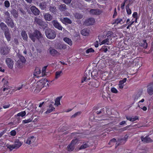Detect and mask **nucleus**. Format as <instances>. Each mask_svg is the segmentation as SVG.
Returning a JSON list of instances; mask_svg holds the SVG:
<instances>
[{"label":"nucleus","mask_w":153,"mask_h":153,"mask_svg":"<svg viewBox=\"0 0 153 153\" xmlns=\"http://www.w3.org/2000/svg\"><path fill=\"white\" fill-rule=\"evenodd\" d=\"M49 82L46 79H43L37 82L36 83H34V85L36 87L37 90H40L45 86H49Z\"/></svg>","instance_id":"obj_1"},{"label":"nucleus","mask_w":153,"mask_h":153,"mask_svg":"<svg viewBox=\"0 0 153 153\" xmlns=\"http://www.w3.org/2000/svg\"><path fill=\"white\" fill-rule=\"evenodd\" d=\"M29 37L33 41H35L36 39H39L42 37V34L38 30H35L33 33H28Z\"/></svg>","instance_id":"obj_2"},{"label":"nucleus","mask_w":153,"mask_h":153,"mask_svg":"<svg viewBox=\"0 0 153 153\" xmlns=\"http://www.w3.org/2000/svg\"><path fill=\"white\" fill-rule=\"evenodd\" d=\"M112 36H113L114 37H115L116 36H115L108 35L107 36V37L106 38L104 39L102 41L101 39H100L99 37V44L100 45L103 44L107 45H111V40L112 39Z\"/></svg>","instance_id":"obj_3"},{"label":"nucleus","mask_w":153,"mask_h":153,"mask_svg":"<svg viewBox=\"0 0 153 153\" xmlns=\"http://www.w3.org/2000/svg\"><path fill=\"white\" fill-rule=\"evenodd\" d=\"M45 34L46 37L50 39H53L56 36L55 31L51 29H48L45 31Z\"/></svg>","instance_id":"obj_4"},{"label":"nucleus","mask_w":153,"mask_h":153,"mask_svg":"<svg viewBox=\"0 0 153 153\" xmlns=\"http://www.w3.org/2000/svg\"><path fill=\"white\" fill-rule=\"evenodd\" d=\"M79 141V140L77 139L72 140L71 143L67 147L68 151L70 152L72 151L74 149L75 145Z\"/></svg>","instance_id":"obj_5"},{"label":"nucleus","mask_w":153,"mask_h":153,"mask_svg":"<svg viewBox=\"0 0 153 153\" xmlns=\"http://www.w3.org/2000/svg\"><path fill=\"white\" fill-rule=\"evenodd\" d=\"M36 3L37 4H39V6L42 10L45 9L47 7V3L44 1L42 0H36Z\"/></svg>","instance_id":"obj_6"},{"label":"nucleus","mask_w":153,"mask_h":153,"mask_svg":"<svg viewBox=\"0 0 153 153\" xmlns=\"http://www.w3.org/2000/svg\"><path fill=\"white\" fill-rule=\"evenodd\" d=\"M36 140V138L33 136L29 137L26 140L25 143L28 145H33Z\"/></svg>","instance_id":"obj_7"},{"label":"nucleus","mask_w":153,"mask_h":153,"mask_svg":"<svg viewBox=\"0 0 153 153\" xmlns=\"http://www.w3.org/2000/svg\"><path fill=\"white\" fill-rule=\"evenodd\" d=\"M147 92L150 95L153 94V82L149 83L147 86Z\"/></svg>","instance_id":"obj_8"},{"label":"nucleus","mask_w":153,"mask_h":153,"mask_svg":"<svg viewBox=\"0 0 153 153\" xmlns=\"http://www.w3.org/2000/svg\"><path fill=\"white\" fill-rule=\"evenodd\" d=\"M95 22V19L94 18H91L86 20L84 24L88 26L93 25Z\"/></svg>","instance_id":"obj_9"},{"label":"nucleus","mask_w":153,"mask_h":153,"mask_svg":"<svg viewBox=\"0 0 153 153\" xmlns=\"http://www.w3.org/2000/svg\"><path fill=\"white\" fill-rule=\"evenodd\" d=\"M51 22L56 28L58 29L59 30H62V27L57 20H54L52 21Z\"/></svg>","instance_id":"obj_10"},{"label":"nucleus","mask_w":153,"mask_h":153,"mask_svg":"<svg viewBox=\"0 0 153 153\" xmlns=\"http://www.w3.org/2000/svg\"><path fill=\"white\" fill-rule=\"evenodd\" d=\"M17 56L18 57L19 59L18 61V62L19 65H22V64L25 63V62L26 60L25 57L20 54H18L17 55Z\"/></svg>","instance_id":"obj_11"},{"label":"nucleus","mask_w":153,"mask_h":153,"mask_svg":"<svg viewBox=\"0 0 153 153\" xmlns=\"http://www.w3.org/2000/svg\"><path fill=\"white\" fill-rule=\"evenodd\" d=\"M102 12V10L98 9H91L90 11V14L92 15H99Z\"/></svg>","instance_id":"obj_12"},{"label":"nucleus","mask_w":153,"mask_h":153,"mask_svg":"<svg viewBox=\"0 0 153 153\" xmlns=\"http://www.w3.org/2000/svg\"><path fill=\"white\" fill-rule=\"evenodd\" d=\"M5 61L8 67L9 68L12 69L13 67L14 63L12 59L8 58L6 59Z\"/></svg>","instance_id":"obj_13"},{"label":"nucleus","mask_w":153,"mask_h":153,"mask_svg":"<svg viewBox=\"0 0 153 153\" xmlns=\"http://www.w3.org/2000/svg\"><path fill=\"white\" fill-rule=\"evenodd\" d=\"M127 79L126 78H124L123 80H120L119 82L118 85V89L119 90L122 89L124 87L125 84L124 83L126 82Z\"/></svg>","instance_id":"obj_14"},{"label":"nucleus","mask_w":153,"mask_h":153,"mask_svg":"<svg viewBox=\"0 0 153 153\" xmlns=\"http://www.w3.org/2000/svg\"><path fill=\"white\" fill-rule=\"evenodd\" d=\"M10 48L7 46L3 47L1 50V54L4 55H6L9 52Z\"/></svg>","instance_id":"obj_15"},{"label":"nucleus","mask_w":153,"mask_h":153,"mask_svg":"<svg viewBox=\"0 0 153 153\" xmlns=\"http://www.w3.org/2000/svg\"><path fill=\"white\" fill-rule=\"evenodd\" d=\"M30 10L35 15L37 16L39 14L40 11L36 7L34 6H31L30 7Z\"/></svg>","instance_id":"obj_16"},{"label":"nucleus","mask_w":153,"mask_h":153,"mask_svg":"<svg viewBox=\"0 0 153 153\" xmlns=\"http://www.w3.org/2000/svg\"><path fill=\"white\" fill-rule=\"evenodd\" d=\"M34 76L35 77H41L42 75L41 74V70L39 68L36 69L33 74Z\"/></svg>","instance_id":"obj_17"},{"label":"nucleus","mask_w":153,"mask_h":153,"mask_svg":"<svg viewBox=\"0 0 153 153\" xmlns=\"http://www.w3.org/2000/svg\"><path fill=\"white\" fill-rule=\"evenodd\" d=\"M101 71H98L97 70H94L91 73V75L94 77V78L97 77L101 74Z\"/></svg>","instance_id":"obj_18"},{"label":"nucleus","mask_w":153,"mask_h":153,"mask_svg":"<svg viewBox=\"0 0 153 153\" xmlns=\"http://www.w3.org/2000/svg\"><path fill=\"white\" fill-rule=\"evenodd\" d=\"M141 139L142 141L144 143H148L152 142L153 141L148 136H146L144 137H142Z\"/></svg>","instance_id":"obj_19"},{"label":"nucleus","mask_w":153,"mask_h":153,"mask_svg":"<svg viewBox=\"0 0 153 153\" xmlns=\"http://www.w3.org/2000/svg\"><path fill=\"white\" fill-rule=\"evenodd\" d=\"M60 21L63 23L66 24H70L72 23L71 21L68 18H64L63 19H60Z\"/></svg>","instance_id":"obj_20"},{"label":"nucleus","mask_w":153,"mask_h":153,"mask_svg":"<svg viewBox=\"0 0 153 153\" xmlns=\"http://www.w3.org/2000/svg\"><path fill=\"white\" fill-rule=\"evenodd\" d=\"M35 21L37 24L41 26H42L44 25H46L45 22H43L41 19L37 17L35 18Z\"/></svg>","instance_id":"obj_21"},{"label":"nucleus","mask_w":153,"mask_h":153,"mask_svg":"<svg viewBox=\"0 0 153 153\" xmlns=\"http://www.w3.org/2000/svg\"><path fill=\"white\" fill-rule=\"evenodd\" d=\"M44 18L45 20L51 21L53 19L52 16L49 13H46L44 15Z\"/></svg>","instance_id":"obj_22"},{"label":"nucleus","mask_w":153,"mask_h":153,"mask_svg":"<svg viewBox=\"0 0 153 153\" xmlns=\"http://www.w3.org/2000/svg\"><path fill=\"white\" fill-rule=\"evenodd\" d=\"M55 109V108L53 107V105L52 104H51L49 105V107L48 108L47 110L45 112V113L46 114H48L52 112Z\"/></svg>","instance_id":"obj_23"},{"label":"nucleus","mask_w":153,"mask_h":153,"mask_svg":"<svg viewBox=\"0 0 153 153\" xmlns=\"http://www.w3.org/2000/svg\"><path fill=\"white\" fill-rule=\"evenodd\" d=\"M126 118L128 120L131 122H134L138 119V117L135 116H127Z\"/></svg>","instance_id":"obj_24"},{"label":"nucleus","mask_w":153,"mask_h":153,"mask_svg":"<svg viewBox=\"0 0 153 153\" xmlns=\"http://www.w3.org/2000/svg\"><path fill=\"white\" fill-rule=\"evenodd\" d=\"M124 22L122 19L118 18L115 20L114 22L113 23V24H116L117 25L120 24L121 25L123 24Z\"/></svg>","instance_id":"obj_25"},{"label":"nucleus","mask_w":153,"mask_h":153,"mask_svg":"<svg viewBox=\"0 0 153 153\" xmlns=\"http://www.w3.org/2000/svg\"><path fill=\"white\" fill-rule=\"evenodd\" d=\"M142 91H139L136 94H134L133 96V97L134 99V101H137V99L140 97V96L142 94Z\"/></svg>","instance_id":"obj_26"},{"label":"nucleus","mask_w":153,"mask_h":153,"mask_svg":"<svg viewBox=\"0 0 153 153\" xmlns=\"http://www.w3.org/2000/svg\"><path fill=\"white\" fill-rule=\"evenodd\" d=\"M89 33V30L87 29H84L82 30L81 32V34L84 36H88V35Z\"/></svg>","instance_id":"obj_27"},{"label":"nucleus","mask_w":153,"mask_h":153,"mask_svg":"<svg viewBox=\"0 0 153 153\" xmlns=\"http://www.w3.org/2000/svg\"><path fill=\"white\" fill-rule=\"evenodd\" d=\"M22 144V143H21L19 140H16L15 142V143L13 145L15 149H17L19 148Z\"/></svg>","instance_id":"obj_28"},{"label":"nucleus","mask_w":153,"mask_h":153,"mask_svg":"<svg viewBox=\"0 0 153 153\" xmlns=\"http://www.w3.org/2000/svg\"><path fill=\"white\" fill-rule=\"evenodd\" d=\"M4 34L5 37L8 41H10L11 40V37L9 31L8 30L5 31L4 32Z\"/></svg>","instance_id":"obj_29"},{"label":"nucleus","mask_w":153,"mask_h":153,"mask_svg":"<svg viewBox=\"0 0 153 153\" xmlns=\"http://www.w3.org/2000/svg\"><path fill=\"white\" fill-rule=\"evenodd\" d=\"M58 8L59 10L61 12L65 11L67 9L66 5L64 4L59 5Z\"/></svg>","instance_id":"obj_30"},{"label":"nucleus","mask_w":153,"mask_h":153,"mask_svg":"<svg viewBox=\"0 0 153 153\" xmlns=\"http://www.w3.org/2000/svg\"><path fill=\"white\" fill-rule=\"evenodd\" d=\"M63 40L70 46H71L72 45V41L70 39L67 37H65L63 39Z\"/></svg>","instance_id":"obj_31"},{"label":"nucleus","mask_w":153,"mask_h":153,"mask_svg":"<svg viewBox=\"0 0 153 153\" xmlns=\"http://www.w3.org/2000/svg\"><path fill=\"white\" fill-rule=\"evenodd\" d=\"M21 35L22 36L24 40H27L28 37L26 32L25 31L23 30L21 33Z\"/></svg>","instance_id":"obj_32"},{"label":"nucleus","mask_w":153,"mask_h":153,"mask_svg":"<svg viewBox=\"0 0 153 153\" xmlns=\"http://www.w3.org/2000/svg\"><path fill=\"white\" fill-rule=\"evenodd\" d=\"M89 145L88 142L84 143L79 148V150L84 149L88 147Z\"/></svg>","instance_id":"obj_33"},{"label":"nucleus","mask_w":153,"mask_h":153,"mask_svg":"<svg viewBox=\"0 0 153 153\" xmlns=\"http://www.w3.org/2000/svg\"><path fill=\"white\" fill-rule=\"evenodd\" d=\"M62 73V71H57L56 72L55 79H57L61 76Z\"/></svg>","instance_id":"obj_34"},{"label":"nucleus","mask_w":153,"mask_h":153,"mask_svg":"<svg viewBox=\"0 0 153 153\" xmlns=\"http://www.w3.org/2000/svg\"><path fill=\"white\" fill-rule=\"evenodd\" d=\"M74 16L76 19H80L83 17L82 15L80 13H76L74 14Z\"/></svg>","instance_id":"obj_35"},{"label":"nucleus","mask_w":153,"mask_h":153,"mask_svg":"<svg viewBox=\"0 0 153 153\" xmlns=\"http://www.w3.org/2000/svg\"><path fill=\"white\" fill-rule=\"evenodd\" d=\"M50 53L52 55H54L57 53L58 52L55 49H51L50 50Z\"/></svg>","instance_id":"obj_36"},{"label":"nucleus","mask_w":153,"mask_h":153,"mask_svg":"<svg viewBox=\"0 0 153 153\" xmlns=\"http://www.w3.org/2000/svg\"><path fill=\"white\" fill-rule=\"evenodd\" d=\"M60 100L61 98L60 97H58L56 98L55 101V105H56L57 106L60 105Z\"/></svg>","instance_id":"obj_37"},{"label":"nucleus","mask_w":153,"mask_h":153,"mask_svg":"<svg viewBox=\"0 0 153 153\" xmlns=\"http://www.w3.org/2000/svg\"><path fill=\"white\" fill-rule=\"evenodd\" d=\"M27 83H25L22 84L20 85L19 86V87H16L15 88V91L19 90L22 88L23 86H26L27 85Z\"/></svg>","instance_id":"obj_38"},{"label":"nucleus","mask_w":153,"mask_h":153,"mask_svg":"<svg viewBox=\"0 0 153 153\" xmlns=\"http://www.w3.org/2000/svg\"><path fill=\"white\" fill-rule=\"evenodd\" d=\"M26 114V112L25 111H22L17 114V116L18 117H23L25 116Z\"/></svg>","instance_id":"obj_39"},{"label":"nucleus","mask_w":153,"mask_h":153,"mask_svg":"<svg viewBox=\"0 0 153 153\" xmlns=\"http://www.w3.org/2000/svg\"><path fill=\"white\" fill-rule=\"evenodd\" d=\"M47 66H46L43 67L42 69V76H43L46 75V70Z\"/></svg>","instance_id":"obj_40"},{"label":"nucleus","mask_w":153,"mask_h":153,"mask_svg":"<svg viewBox=\"0 0 153 153\" xmlns=\"http://www.w3.org/2000/svg\"><path fill=\"white\" fill-rule=\"evenodd\" d=\"M6 147L7 148L9 149L10 150H12L14 149H15L14 145H11L9 144H7Z\"/></svg>","instance_id":"obj_41"},{"label":"nucleus","mask_w":153,"mask_h":153,"mask_svg":"<svg viewBox=\"0 0 153 153\" xmlns=\"http://www.w3.org/2000/svg\"><path fill=\"white\" fill-rule=\"evenodd\" d=\"M11 13L16 18L17 17L18 15L16 11V10L14 9L13 10L11 11Z\"/></svg>","instance_id":"obj_42"},{"label":"nucleus","mask_w":153,"mask_h":153,"mask_svg":"<svg viewBox=\"0 0 153 153\" xmlns=\"http://www.w3.org/2000/svg\"><path fill=\"white\" fill-rule=\"evenodd\" d=\"M32 119L29 118L27 120H25L22 121V123H23L25 124L31 122L32 121Z\"/></svg>","instance_id":"obj_43"},{"label":"nucleus","mask_w":153,"mask_h":153,"mask_svg":"<svg viewBox=\"0 0 153 153\" xmlns=\"http://www.w3.org/2000/svg\"><path fill=\"white\" fill-rule=\"evenodd\" d=\"M6 26V25L3 22H1L0 24V27L2 30H4Z\"/></svg>","instance_id":"obj_44"},{"label":"nucleus","mask_w":153,"mask_h":153,"mask_svg":"<svg viewBox=\"0 0 153 153\" xmlns=\"http://www.w3.org/2000/svg\"><path fill=\"white\" fill-rule=\"evenodd\" d=\"M4 6L7 7L8 8L10 7V3L9 1L7 0L5 1L4 2Z\"/></svg>","instance_id":"obj_45"},{"label":"nucleus","mask_w":153,"mask_h":153,"mask_svg":"<svg viewBox=\"0 0 153 153\" xmlns=\"http://www.w3.org/2000/svg\"><path fill=\"white\" fill-rule=\"evenodd\" d=\"M94 50L92 48H90L88 49L86 51V53L88 54L90 53L94 52Z\"/></svg>","instance_id":"obj_46"},{"label":"nucleus","mask_w":153,"mask_h":153,"mask_svg":"<svg viewBox=\"0 0 153 153\" xmlns=\"http://www.w3.org/2000/svg\"><path fill=\"white\" fill-rule=\"evenodd\" d=\"M111 92L114 93L116 94L118 93L117 90L115 88L113 87L111 89Z\"/></svg>","instance_id":"obj_47"},{"label":"nucleus","mask_w":153,"mask_h":153,"mask_svg":"<svg viewBox=\"0 0 153 153\" xmlns=\"http://www.w3.org/2000/svg\"><path fill=\"white\" fill-rule=\"evenodd\" d=\"M143 43L142 44V46L145 48H146L147 47V44L146 42V40L143 41Z\"/></svg>","instance_id":"obj_48"},{"label":"nucleus","mask_w":153,"mask_h":153,"mask_svg":"<svg viewBox=\"0 0 153 153\" xmlns=\"http://www.w3.org/2000/svg\"><path fill=\"white\" fill-rule=\"evenodd\" d=\"M56 8L54 6H51L50 7V10L51 11L53 12L56 11Z\"/></svg>","instance_id":"obj_49"},{"label":"nucleus","mask_w":153,"mask_h":153,"mask_svg":"<svg viewBox=\"0 0 153 153\" xmlns=\"http://www.w3.org/2000/svg\"><path fill=\"white\" fill-rule=\"evenodd\" d=\"M126 10L127 13L128 14L130 15L131 14V9L129 8L128 7H126Z\"/></svg>","instance_id":"obj_50"},{"label":"nucleus","mask_w":153,"mask_h":153,"mask_svg":"<svg viewBox=\"0 0 153 153\" xmlns=\"http://www.w3.org/2000/svg\"><path fill=\"white\" fill-rule=\"evenodd\" d=\"M61 47L60 48H59V49H66L67 48L66 45L65 44L61 45H60Z\"/></svg>","instance_id":"obj_51"},{"label":"nucleus","mask_w":153,"mask_h":153,"mask_svg":"<svg viewBox=\"0 0 153 153\" xmlns=\"http://www.w3.org/2000/svg\"><path fill=\"white\" fill-rule=\"evenodd\" d=\"M10 134L11 136H14L16 134V132L15 130H13L10 132Z\"/></svg>","instance_id":"obj_52"},{"label":"nucleus","mask_w":153,"mask_h":153,"mask_svg":"<svg viewBox=\"0 0 153 153\" xmlns=\"http://www.w3.org/2000/svg\"><path fill=\"white\" fill-rule=\"evenodd\" d=\"M66 4H68L70 3L71 0H62Z\"/></svg>","instance_id":"obj_53"},{"label":"nucleus","mask_w":153,"mask_h":153,"mask_svg":"<svg viewBox=\"0 0 153 153\" xmlns=\"http://www.w3.org/2000/svg\"><path fill=\"white\" fill-rule=\"evenodd\" d=\"M86 79L88 80L89 79L88 78V77H87L86 76H85V77H84L82 80L81 83H83L86 80Z\"/></svg>","instance_id":"obj_54"},{"label":"nucleus","mask_w":153,"mask_h":153,"mask_svg":"<svg viewBox=\"0 0 153 153\" xmlns=\"http://www.w3.org/2000/svg\"><path fill=\"white\" fill-rule=\"evenodd\" d=\"M132 16L134 18H137V12H134L133 13L132 15Z\"/></svg>","instance_id":"obj_55"},{"label":"nucleus","mask_w":153,"mask_h":153,"mask_svg":"<svg viewBox=\"0 0 153 153\" xmlns=\"http://www.w3.org/2000/svg\"><path fill=\"white\" fill-rule=\"evenodd\" d=\"M144 100L143 99L138 102V106L139 108H140V102H144Z\"/></svg>","instance_id":"obj_56"},{"label":"nucleus","mask_w":153,"mask_h":153,"mask_svg":"<svg viewBox=\"0 0 153 153\" xmlns=\"http://www.w3.org/2000/svg\"><path fill=\"white\" fill-rule=\"evenodd\" d=\"M116 142V140L114 139L113 138L109 142L108 144H111L112 143L114 142Z\"/></svg>","instance_id":"obj_57"},{"label":"nucleus","mask_w":153,"mask_h":153,"mask_svg":"<svg viewBox=\"0 0 153 153\" xmlns=\"http://www.w3.org/2000/svg\"><path fill=\"white\" fill-rule=\"evenodd\" d=\"M10 106V105L9 104H8L7 105H4L3 106V108L5 109L7 108H9Z\"/></svg>","instance_id":"obj_58"},{"label":"nucleus","mask_w":153,"mask_h":153,"mask_svg":"<svg viewBox=\"0 0 153 153\" xmlns=\"http://www.w3.org/2000/svg\"><path fill=\"white\" fill-rule=\"evenodd\" d=\"M4 67L3 66L0 67V71L4 72Z\"/></svg>","instance_id":"obj_59"},{"label":"nucleus","mask_w":153,"mask_h":153,"mask_svg":"<svg viewBox=\"0 0 153 153\" xmlns=\"http://www.w3.org/2000/svg\"><path fill=\"white\" fill-rule=\"evenodd\" d=\"M78 114H80V113L79 112H77V113H75L71 117L72 118H74L75 117L76 115H77Z\"/></svg>","instance_id":"obj_60"},{"label":"nucleus","mask_w":153,"mask_h":153,"mask_svg":"<svg viewBox=\"0 0 153 153\" xmlns=\"http://www.w3.org/2000/svg\"><path fill=\"white\" fill-rule=\"evenodd\" d=\"M4 14L5 16H6L7 17H8L10 16V14L8 11L5 12Z\"/></svg>","instance_id":"obj_61"},{"label":"nucleus","mask_w":153,"mask_h":153,"mask_svg":"<svg viewBox=\"0 0 153 153\" xmlns=\"http://www.w3.org/2000/svg\"><path fill=\"white\" fill-rule=\"evenodd\" d=\"M120 124L121 125L125 124L126 125V122L125 121H122L120 123Z\"/></svg>","instance_id":"obj_62"},{"label":"nucleus","mask_w":153,"mask_h":153,"mask_svg":"<svg viewBox=\"0 0 153 153\" xmlns=\"http://www.w3.org/2000/svg\"><path fill=\"white\" fill-rule=\"evenodd\" d=\"M125 5V2L122 3L121 5V7L122 9H123L124 8V6Z\"/></svg>","instance_id":"obj_63"},{"label":"nucleus","mask_w":153,"mask_h":153,"mask_svg":"<svg viewBox=\"0 0 153 153\" xmlns=\"http://www.w3.org/2000/svg\"><path fill=\"white\" fill-rule=\"evenodd\" d=\"M99 46L98 42L97 41L94 44V46L96 48H97Z\"/></svg>","instance_id":"obj_64"}]
</instances>
